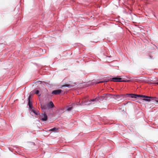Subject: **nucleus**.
<instances>
[{"label":"nucleus","mask_w":158,"mask_h":158,"mask_svg":"<svg viewBox=\"0 0 158 158\" xmlns=\"http://www.w3.org/2000/svg\"><path fill=\"white\" fill-rule=\"evenodd\" d=\"M107 98V95L106 94H104L102 96L96 97L95 99H94L91 100L90 101H89L87 102V104L89 105L91 103V102L94 101H98L100 102V101H103Z\"/></svg>","instance_id":"3"},{"label":"nucleus","mask_w":158,"mask_h":158,"mask_svg":"<svg viewBox=\"0 0 158 158\" xmlns=\"http://www.w3.org/2000/svg\"><path fill=\"white\" fill-rule=\"evenodd\" d=\"M27 105L29 106V109L30 110H31V109H35L32 105V103H28Z\"/></svg>","instance_id":"10"},{"label":"nucleus","mask_w":158,"mask_h":158,"mask_svg":"<svg viewBox=\"0 0 158 158\" xmlns=\"http://www.w3.org/2000/svg\"><path fill=\"white\" fill-rule=\"evenodd\" d=\"M104 81H96L95 82V84H98V83H103V82H104Z\"/></svg>","instance_id":"17"},{"label":"nucleus","mask_w":158,"mask_h":158,"mask_svg":"<svg viewBox=\"0 0 158 158\" xmlns=\"http://www.w3.org/2000/svg\"><path fill=\"white\" fill-rule=\"evenodd\" d=\"M46 106L47 110L52 108L55 107V106L52 101L50 102L49 103H47Z\"/></svg>","instance_id":"6"},{"label":"nucleus","mask_w":158,"mask_h":158,"mask_svg":"<svg viewBox=\"0 0 158 158\" xmlns=\"http://www.w3.org/2000/svg\"><path fill=\"white\" fill-rule=\"evenodd\" d=\"M124 76H117L114 77L112 78H110L108 79V81H113L116 82H126V81L124 79L123 77Z\"/></svg>","instance_id":"2"},{"label":"nucleus","mask_w":158,"mask_h":158,"mask_svg":"<svg viewBox=\"0 0 158 158\" xmlns=\"http://www.w3.org/2000/svg\"><path fill=\"white\" fill-rule=\"evenodd\" d=\"M39 93L40 92L39 90L36 89L34 90V94L38 95L39 96H40L41 95V94H39Z\"/></svg>","instance_id":"15"},{"label":"nucleus","mask_w":158,"mask_h":158,"mask_svg":"<svg viewBox=\"0 0 158 158\" xmlns=\"http://www.w3.org/2000/svg\"><path fill=\"white\" fill-rule=\"evenodd\" d=\"M157 85H158V82H157Z\"/></svg>","instance_id":"20"},{"label":"nucleus","mask_w":158,"mask_h":158,"mask_svg":"<svg viewBox=\"0 0 158 158\" xmlns=\"http://www.w3.org/2000/svg\"><path fill=\"white\" fill-rule=\"evenodd\" d=\"M35 109H31V112H32L33 113V111H35Z\"/></svg>","instance_id":"19"},{"label":"nucleus","mask_w":158,"mask_h":158,"mask_svg":"<svg viewBox=\"0 0 158 158\" xmlns=\"http://www.w3.org/2000/svg\"><path fill=\"white\" fill-rule=\"evenodd\" d=\"M58 128L56 127H54L53 128H51L49 130V131H52L53 132H55L57 130H58Z\"/></svg>","instance_id":"12"},{"label":"nucleus","mask_w":158,"mask_h":158,"mask_svg":"<svg viewBox=\"0 0 158 158\" xmlns=\"http://www.w3.org/2000/svg\"><path fill=\"white\" fill-rule=\"evenodd\" d=\"M38 82H40L41 83H43L42 84H43V85H44L45 84H47V85H51V86H52V84H50L48 82H44V81H39Z\"/></svg>","instance_id":"14"},{"label":"nucleus","mask_w":158,"mask_h":158,"mask_svg":"<svg viewBox=\"0 0 158 158\" xmlns=\"http://www.w3.org/2000/svg\"><path fill=\"white\" fill-rule=\"evenodd\" d=\"M33 113L35 114V115H39V114H40L39 113V111L36 112L35 110L34 111Z\"/></svg>","instance_id":"18"},{"label":"nucleus","mask_w":158,"mask_h":158,"mask_svg":"<svg viewBox=\"0 0 158 158\" xmlns=\"http://www.w3.org/2000/svg\"><path fill=\"white\" fill-rule=\"evenodd\" d=\"M73 108L72 105H70L66 107V110L68 111H71Z\"/></svg>","instance_id":"11"},{"label":"nucleus","mask_w":158,"mask_h":158,"mask_svg":"<svg viewBox=\"0 0 158 158\" xmlns=\"http://www.w3.org/2000/svg\"><path fill=\"white\" fill-rule=\"evenodd\" d=\"M137 77H129L128 78L129 80H126V82H130V81H137Z\"/></svg>","instance_id":"8"},{"label":"nucleus","mask_w":158,"mask_h":158,"mask_svg":"<svg viewBox=\"0 0 158 158\" xmlns=\"http://www.w3.org/2000/svg\"><path fill=\"white\" fill-rule=\"evenodd\" d=\"M41 108L43 110V111L44 112L45 110L47 109L46 105H41Z\"/></svg>","instance_id":"13"},{"label":"nucleus","mask_w":158,"mask_h":158,"mask_svg":"<svg viewBox=\"0 0 158 158\" xmlns=\"http://www.w3.org/2000/svg\"><path fill=\"white\" fill-rule=\"evenodd\" d=\"M65 93V91H63L61 89H58L53 90L52 92V94L54 95L60 94L62 93V94H64Z\"/></svg>","instance_id":"5"},{"label":"nucleus","mask_w":158,"mask_h":158,"mask_svg":"<svg viewBox=\"0 0 158 158\" xmlns=\"http://www.w3.org/2000/svg\"><path fill=\"white\" fill-rule=\"evenodd\" d=\"M146 97H143L142 100L147 102H150L152 100L155 101L156 103L158 104V98L156 97L148 96L145 95Z\"/></svg>","instance_id":"4"},{"label":"nucleus","mask_w":158,"mask_h":158,"mask_svg":"<svg viewBox=\"0 0 158 158\" xmlns=\"http://www.w3.org/2000/svg\"><path fill=\"white\" fill-rule=\"evenodd\" d=\"M43 115L44 117L43 118H40L41 120L42 121H46L48 119V116L47 115V114L46 113L45 111H44V112L43 114L42 113L41 115L40 114H39L40 117Z\"/></svg>","instance_id":"7"},{"label":"nucleus","mask_w":158,"mask_h":158,"mask_svg":"<svg viewBox=\"0 0 158 158\" xmlns=\"http://www.w3.org/2000/svg\"><path fill=\"white\" fill-rule=\"evenodd\" d=\"M31 96L29 95L28 98V99H27V101L28 102V103H32V101H31Z\"/></svg>","instance_id":"16"},{"label":"nucleus","mask_w":158,"mask_h":158,"mask_svg":"<svg viewBox=\"0 0 158 158\" xmlns=\"http://www.w3.org/2000/svg\"><path fill=\"white\" fill-rule=\"evenodd\" d=\"M73 85H70L69 84H65L63 85H62L61 87H60V88L61 89H63L64 87H67L69 88H70L73 87Z\"/></svg>","instance_id":"9"},{"label":"nucleus","mask_w":158,"mask_h":158,"mask_svg":"<svg viewBox=\"0 0 158 158\" xmlns=\"http://www.w3.org/2000/svg\"><path fill=\"white\" fill-rule=\"evenodd\" d=\"M113 95L114 96L113 98L118 101L122 99V98H123V99L126 100L127 99L129 98L130 99V98L137 99L138 98H143V97H146L145 95L137 94L132 93H128L125 94H114Z\"/></svg>","instance_id":"1"}]
</instances>
